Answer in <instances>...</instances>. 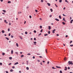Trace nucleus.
<instances>
[{
    "label": "nucleus",
    "mask_w": 73,
    "mask_h": 73,
    "mask_svg": "<svg viewBox=\"0 0 73 73\" xmlns=\"http://www.w3.org/2000/svg\"><path fill=\"white\" fill-rule=\"evenodd\" d=\"M62 24H63V25H65V23H64V22H62Z\"/></svg>",
    "instance_id": "obj_12"
},
{
    "label": "nucleus",
    "mask_w": 73,
    "mask_h": 73,
    "mask_svg": "<svg viewBox=\"0 0 73 73\" xmlns=\"http://www.w3.org/2000/svg\"><path fill=\"white\" fill-rule=\"evenodd\" d=\"M47 4L48 6H50V4L49 3H47Z\"/></svg>",
    "instance_id": "obj_9"
},
{
    "label": "nucleus",
    "mask_w": 73,
    "mask_h": 73,
    "mask_svg": "<svg viewBox=\"0 0 73 73\" xmlns=\"http://www.w3.org/2000/svg\"><path fill=\"white\" fill-rule=\"evenodd\" d=\"M9 25H11V23H9Z\"/></svg>",
    "instance_id": "obj_63"
},
{
    "label": "nucleus",
    "mask_w": 73,
    "mask_h": 73,
    "mask_svg": "<svg viewBox=\"0 0 73 73\" xmlns=\"http://www.w3.org/2000/svg\"><path fill=\"white\" fill-rule=\"evenodd\" d=\"M72 41H71L70 42V44H71V43H72Z\"/></svg>",
    "instance_id": "obj_54"
},
{
    "label": "nucleus",
    "mask_w": 73,
    "mask_h": 73,
    "mask_svg": "<svg viewBox=\"0 0 73 73\" xmlns=\"http://www.w3.org/2000/svg\"><path fill=\"white\" fill-rule=\"evenodd\" d=\"M63 16H66V15L64 14H63Z\"/></svg>",
    "instance_id": "obj_56"
},
{
    "label": "nucleus",
    "mask_w": 73,
    "mask_h": 73,
    "mask_svg": "<svg viewBox=\"0 0 73 73\" xmlns=\"http://www.w3.org/2000/svg\"><path fill=\"white\" fill-rule=\"evenodd\" d=\"M41 3H43V1H43V0H41Z\"/></svg>",
    "instance_id": "obj_49"
},
{
    "label": "nucleus",
    "mask_w": 73,
    "mask_h": 73,
    "mask_svg": "<svg viewBox=\"0 0 73 73\" xmlns=\"http://www.w3.org/2000/svg\"><path fill=\"white\" fill-rule=\"evenodd\" d=\"M6 73H9V72H8V71H6Z\"/></svg>",
    "instance_id": "obj_58"
},
{
    "label": "nucleus",
    "mask_w": 73,
    "mask_h": 73,
    "mask_svg": "<svg viewBox=\"0 0 73 73\" xmlns=\"http://www.w3.org/2000/svg\"><path fill=\"white\" fill-rule=\"evenodd\" d=\"M48 35V34H46L44 35V36H46Z\"/></svg>",
    "instance_id": "obj_41"
},
{
    "label": "nucleus",
    "mask_w": 73,
    "mask_h": 73,
    "mask_svg": "<svg viewBox=\"0 0 73 73\" xmlns=\"http://www.w3.org/2000/svg\"><path fill=\"white\" fill-rule=\"evenodd\" d=\"M37 61H38V62H40V60H38Z\"/></svg>",
    "instance_id": "obj_62"
},
{
    "label": "nucleus",
    "mask_w": 73,
    "mask_h": 73,
    "mask_svg": "<svg viewBox=\"0 0 73 73\" xmlns=\"http://www.w3.org/2000/svg\"><path fill=\"white\" fill-rule=\"evenodd\" d=\"M33 59H35V56H33Z\"/></svg>",
    "instance_id": "obj_45"
},
{
    "label": "nucleus",
    "mask_w": 73,
    "mask_h": 73,
    "mask_svg": "<svg viewBox=\"0 0 73 73\" xmlns=\"http://www.w3.org/2000/svg\"><path fill=\"white\" fill-rule=\"evenodd\" d=\"M39 57H40V58H42V57L41 56H39Z\"/></svg>",
    "instance_id": "obj_60"
},
{
    "label": "nucleus",
    "mask_w": 73,
    "mask_h": 73,
    "mask_svg": "<svg viewBox=\"0 0 73 73\" xmlns=\"http://www.w3.org/2000/svg\"><path fill=\"white\" fill-rule=\"evenodd\" d=\"M16 46H17V47H19V44H18V43H16Z\"/></svg>",
    "instance_id": "obj_10"
},
{
    "label": "nucleus",
    "mask_w": 73,
    "mask_h": 73,
    "mask_svg": "<svg viewBox=\"0 0 73 73\" xmlns=\"http://www.w3.org/2000/svg\"><path fill=\"white\" fill-rule=\"evenodd\" d=\"M63 20L64 21H65V22H66V21H65V18L64 17L63 19Z\"/></svg>",
    "instance_id": "obj_13"
},
{
    "label": "nucleus",
    "mask_w": 73,
    "mask_h": 73,
    "mask_svg": "<svg viewBox=\"0 0 73 73\" xmlns=\"http://www.w3.org/2000/svg\"><path fill=\"white\" fill-rule=\"evenodd\" d=\"M52 68L53 69H56V68H54V67H52Z\"/></svg>",
    "instance_id": "obj_19"
},
{
    "label": "nucleus",
    "mask_w": 73,
    "mask_h": 73,
    "mask_svg": "<svg viewBox=\"0 0 73 73\" xmlns=\"http://www.w3.org/2000/svg\"><path fill=\"white\" fill-rule=\"evenodd\" d=\"M17 64H19V62H17L16 63H15L14 64V65H17Z\"/></svg>",
    "instance_id": "obj_7"
},
{
    "label": "nucleus",
    "mask_w": 73,
    "mask_h": 73,
    "mask_svg": "<svg viewBox=\"0 0 73 73\" xmlns=\"http://www.w3.org/2000/svg\"><path fill=\"white\" fill-rule=\"evenodd\" d=\"M56 68H61V67H58V66H56Z\"/></svg>",
    "instance_id": "obj_15"
},
{
    "label": "nucleus",
    "mask_w": 73,
    "mask_h": 73,
    "mask_svg": "<svg viewBox=\"0 0 73 73\" xmlns=\"http://www.w3.org/2000/svg\"><path fill=\"white\" fill-rule=\"evenodd\" d=\"M59 19H61V17L60 15H59Z\"/></svg>",
    "instance_id": "obj_22"
},
{
    "label": "nucleus",
    "mask_w": 73,
    "mask_h": 73,
    "mask_svg": "<svg viewBox=\"0 0 73 73\" xmlns=\"http://www.w3.org/2000/svg\"><path fill=\"white\" fill-rule=\"evenodd\" d=\"M50 10L51 12H53V10H52V9H50Z\"/></svg>",
    "instance_id": "obj_26"
},
{
    "label": "nucleus",
    "mask_w": 73,
    "mask_h": 73,
    "mask_svg": "<svg viewBox=\"0 0 73 73\" xmlns=\"http://www.w3.org/2000/svg\"><path fill=\"white\" fill-rule=\"evenodd\" d=\"M68 63H69L68 64V65H70V64H71V65H73V63H72V61H69L68 62Z\"/></svg>",
    "instance_id": "obj_1"
},
{
    "label": "nucleus",
    "mask_w": 73,
    "mask_h": 73,
    "mask_svg": "<svg viewBox=\"0 0 73 73\" xmlns=\"http://www.w3.org/2000/svg\"><path fill=\"white\" fill-rule=\"evenodd\" d=\"M65 69H64V70H65V71L67 70V67H65Z\"/></svg>",
    "instance_id": "obj_6"
},
{
    "label": "nucleus",
    "mask_w": 73,
    "mask_h": 73,
    "mask_svg": "<svg viewBox=\"0 0 73 73\" xmlns=\"http://www.w3.org/2000/svg\"><path fill=\"white\" fill-rule=\"evenodd\" d=\"M34 33H36V30H34Z\"/></svg>",
    "instance_id": "obj_44"
},
{
    "label": "nucleus",
    "mask_w": 73,
    "mask_h": 73,
    "mask_svg": "<svg viewBox=\"0 0 73 73\" xmlns=\"http://www.w3.org/2000/svg\"><path fill=\"white\" fill-rule=\"evenodd\" d=\"M20 13H21V12H18V14H20Z\"/></svg>",
    "instance_id": "obj_32"
},
{
    "label": "nucleus",
    "mask_w": 73,
    "mask_h": 73,
    "mask_svg": "<svg viewBox=\"0 0 73 73\" xmlns=\"http://www.w3.org/2000/svg\"><path fill=\"white\" fill-rule=\"evenodd\" d=\"M52 15H50L49 17H52Z\"/></svg>",
    "instance_id": "obj_50"
},
{
    "label": "nucleus",
    "mask_w": 73,
    "mask_h": 73,
    "mask_svg": "<svg viewBox=\"0 0 73 73\" xmlns=\"http://www.w3.org/2000/svg\"><path fill=\"white\" fill-rule=\"evenodd\" d=\"M11 38H13V35H11Z\"/></svg>",
    "instance_id": "obj_42"
},
{
    "label": "nucleus",
    "mask_w": 73,
    "mask_h": 73,
    "mask_svg": "<svg viewBox=\"0 0 73 73\" xmlns=\"http://www.w3.org/2000/svg\"><path fill=\"white\" fill-rule=\"evenodd\" d=\"M39 20H42V19H41V18H40Z\"/></svg>",
    "instance_id": "obj_61"
},
{
    "label": "nucleus",
    "mask_w": 73,
    "mask_h": 73,
    "mask_svg": "<svg viewBox=\"0 0 73 73\" xmlns=\"http://www.w3.org/2000/svg\"><path fill=\"white\" fill-rule=\"evenodd\" d=\"M42 31H43V29H41L40 32H42Z\"/></svg>",
    "instance_id": "obj_33"
},
{
    "label": "nucleus",
    "mask_w": 73,
    "mask_h": 73,
    "mask_svg": "<svg viewBox=\"0 0 73 73\" xmlns=\"http://www.w3.org/2000/svg\"><path fill=\"white\" fill-rule=\"evenodd\" d=\"M55 31H56V29H54L53 30H52V32L53 33H54L55 32H54Z\"/></svg>",
    "instance_id": "obj_2"
},
{
    "label": "nucleus",
    "mask_w": 73,
    "mask_h": 73,
    "mask_svg": "<svg viewBox=\"0 0 73 73\" xmlns=\"http://www.w3.org/2000/svg\"><path fill=\"white\" fill-rule=\"evenodd\" d=\"M2 55H3V56H4V55H5V53H2Z\"/></svg>",
    "instance_id": "obj_27"
},
{
    "label": "nucleus",
    "mask_w": 73,
    "mask_h": 73,
    "mask_svg": "<svg viewBox=\"0 0 73 73\" xmlns=\"http://www.w3.org/2000/svg\"><path fill=\"white\" fill-rule=\"evenodd\" d=\"M20 37L21 39V40H23V38H22V37L20 36Z\"/></svg>",
    "instance_id": "obj_30"
},
{
    "label": "nucleus",
    "mask_w": 73,
    "mask_h": 73,
    "mask_svg": "<svg viewBox=\"0 0 73 73\" xmlns=\"http://www.w3.org/2000/svg\"><path fill=\"white\" fill-rule=\"evenodd\" d=\"M11 64H12V63H10L9 64V65H11Z\"/></svg>",
    "instance_id": "obj_53"
},
{
    "label": "nucleus",
    "mask_w": 73,
    "mask_h": 73,
    "mask_svg": "<svg viewBox=\"0 0 73 73\" xmlns=\"http://www.w3.org/2000/svg\"><path fill=\"white\" fill-rule=\"evenodd\" d=\"M40 35H41V33H40L38 35V36H40Z\"/></svg>",
    "instance_id": "obj_47"
},
{
    "label": "nucleus",
    "mask_w": 73,
    "mask_h": 73,
    "mask_svg": "<svg viewBox=\"0 0 73 73\" xmlns=\"http://www.w3.org/2000/svg\"><path fill=\"white\" fill-rule=\"evenodd\" d=\"M36 40V38H34V40L35 41V40Z\"/></svg>",
    "instance_id": "obj_37"
},
{
    "label": "nucleus",
    "mask_w": 73,
    "mask_h": 73,
    "mask_svg": "<svg viewBox=\"0 0 73 73\" xmlns=\"http://www.w3.org/2000/svg\"><path fill=\"white\" fill-rule=\"evenodd\" d=\"M2 33H4L5 32H4V30H2Z\"/></svg>",
    "instance_id": "obj_18"
},
{
    "label": "nucleus",
    "mask_w": 73,
    "mask_h": 73,
    "mask_svg": "<svg viewBox=\"0 0 73 73\" xmlns=\"http://www.w3.org/2000/svg\"><path fill=\"white\" fill-rule=\"evenodd\" d=\"M61 2H62V0H60L59 3H61Z\"/></svg>",
    "instance_id": "obj_38"
},
{
    "label": "nucleus",
    "mask_w": 73,
    "mask_h": 73,
    "mask_svg": "<svg viewBox=\"0 0 73 73\" xmlns=\"http://www.w3.org/2000/svg\"><path fill=\"white\" fill-rule=\"evenodd\" d=\"M4 22L6 24H8V22H7V21L6 20H5L4 21Z\"/></svg>",
    "instance_id": "obj_4"
},
{
    "label": "nucleus",
    "mask_w": 73,
    "mask_h": 73,
    "mask_svg": "<svg viewBox=\"0 0 73 73\" xmlns=\"http://www.w3.org/2000/svg\"><path fill=\"white\" fill-rule=\"evenodd\" d=\"M10 29H9V28L8 29V32H9L10 31Z\"/></svg>",
    "instance_id": "obj_43"
},
{
    "label": "nucleus",
    "mask_w": 73,
    "mask_h": 73,
    "mask_svg": "<svg viewBox=\"0 0 73 73\" xmlns=\"http://www.w3.org/2000/svg\"><path fill=\"white\" fill-rule=\"evenodd\" d=\"M27 55L28 56H29V55H31V54L30 53H28L27 54Z\"/></svg>",
    "instance_id": "obj_34"
},
{
    "label": "nucleus",
    "mask_w": 73,
    "mask_h": 73,
    "mask_svg": "<svg viewBox=\"0 0 73 73\" xmlns=\"http://www.w3.org/2000/svg\"><path fill=\"white\" fill-rule=\"evenodd\" d=\"M65 2H66V3H69V2H68L67 0H65Z\"/></svg>",
    "instance_id": "obj_21"
},
{
    "label": "nucleus",
    "mask_w": 73,
    "mask_h": 73,
    "mask_svg": "<svg viewBox=\"0 0 73 73\" xmlns=\"http://www.w3.org/2000/svg\"><path fill=\"white\" fill-rule=\"evenodd\" d=\"M13 70H10V72H13Z\"/></svg>",
    "instance_id": "obj_36"
},
{
    "label": "nucleus",
    "mask_w": 73,
    "mask_h": 73,
    "mask_svg": "<svg viewBox=\"0 0 73 73\" xmlns=\"http://www.w3.org/2000/svg\"><path fill=\"white\" fill-rule=\"evenodd\" d=\"M72 46H73V44L70 45V46L72 47Z\"/></svg>",
    "instance_id": "obj_59"
},
{
    "label": "nucleus",
    "mask_w": 73,
    "mask_h": 73,
    "mask_svg": "<svg viewBox=\"0 0 73 73\" xmlns=\"http://www.w3.org/2000/svg\"><path fill=\"white\" fill-rule=\"evenodd\" d=\"M13 50H12L11 51V54H13Z\"/></svg>",
    "instance_id": "obj_11"
},
{
    "label": "nucleus",
    "mask_w": 73,
    "mask_h": 73,
    "mask_svg": "<svg viewBox=\"0 0 73 73\" xmlns=\"http://www.w3.org/2000/svg\"><path fill=\"white\" fill-rule=\"evenodd\" d=\"M25 35H27V34H28V33H27V32H25Z\"/></svg>",
    "instance_id": "obj_29"
},
{
    "label": "nucleus",
    "mask_w": 73,
    "mask_h": 73,
    "mask_svg": "<svg viewBox=\"0 0 73 73\" xmlns=\"http://www.w3.org/2000/svg\"><path fill=\"white\" fill-rule=\"evenodd\" d=\"M9 59L10 60H12V57H9Z\"/></svg>",
    "instance_id": "obj_16"
},
{
    "label": "nucleus",
    "mask_w": 73,
    "mask_h": 73,
    "mask_svg": "<svg viewBox=\"0 0 73 73\" xmlns=\"http://www.w3.org/2000/svg\"><path fill=\"white\" fill-rule=\"evenodd\" d=\"M3 65L2 63L1 62L0 63V65Z\"/></svg>",
    "instance_id": "obj_46"
},
{
    "label": "nucleus",
    "mask_w": 73,
    "mask_h": 73,
    "mask_svg": "<svg viewBox=\"0 0 73 73\" xmlns=\"http://www.w3.org/2000/svg\"><path fill=\"white\" fill-rule=\"evenodd\" d=\"M35 11L37 13V11H37V10H35Z\"/></svg>",
    "instance_id": "obj_52"
},
{
    "label": "nucleus",
    "mask_w": 73,
    "mask_h": 73,
    "mask_svg": "<svg viewBox=\"0 0 73 73\" xmlns=\"http://www.w3.org/2000/svg\"><path fill=\"white\" fill-rule=\"evenodd\" d=\"M24 57V55H21V58H22V57Z\"/></svg>",
    "instance_id": "obj_25"
},
{
    "label": "nucleus",
    "mask_w": 73,
    "mask_h": 73,
    "mask_svg": "<svg viewBox=\"0 0 73 73\" xmlns=\"http://www.w3.org/2000/svg\"><path fill=\"white\" fill-rule=\"evenodd\" d=\"M64 60H66V57L65 58H64Z\"/></svg>",
    "instance_id": "obj_64"
},
{
    "label": "nucleus",
    "mask_w": 73,
    "mask_h": 73,
    "mask_svg": "<svg viewBox=\"0 0 73 73\" xmlns=\"http://www.w3.org/2000/svg\"><path fill=\"white\" fill-rule=\"evenodd\" d=\"M55 20H56V21H59V19H58L57 18H55Z\"/></svg>",
    "instance_id": "obj_3"
},
{
    "label": "nucleus",
    "mask_w": 73,
    "mask_h": 73,
    "mask_svg": "<svg viewBox=\"0 0 73 73\" xmlns=\"http://www.w3.org/2000/svg\"><path fill=\"white\" fill-rule=\"evenodd\" d=\"M29 17L30 19H31V18H32V16H31V15H30L29 16Z\"/></svg>",
    "instance_id": "obj_39"
},
{
    "label": "nucleus",
    "mask_w": 73,
    "mask_h": 73,
    "mask_svg": "<svg viewBox=\"0 0 73 73\" xmlns=\"http://www.w3.org/2000/svg\"><path fill=\"white\" fill-rule=\"evenodd\" d=\"M73 20L72 19L70 21V23H71V24H72V22H73Z\"/></svg>",
    "instance_id": "obj_8"
},
{
    "label": "nucleus",
    "mask_w": 73,
    "mask_h": 73,
    "mask_svg": "<svg viewBox=\"0 0 73 73\" xmlns=\"http://www.w3.org/2000/svg\"><path fill=\"white\" fill-rule=\"evenodd\" d=\"M26 69L27 70H29V68L28 67H26Z\"/></svg>",
    "instance_id": "obj_31"
},
{
    "label": "nucleus",
    "mask_w": 73,
    "mask_h": 73,
    "mask_svg": "<svg viewBox=\"0 0 73 73\" xmlns=\"http://www.w3.org/2000/svg\"><path fill=\"white\" fill-rule=\"evenodd\" d=\"M5 38H6V39H7V40H9V38H8V37H6Z\"/></svg>",
    "instance_id": "obj_17"
},
{
    "label": "nucleus",
    "mask_w": 73,
    "mask_h": 73,
    "mask_svg": "<svg viewBox=\"0 0 73 73\" xmlns=\"http://www.w3.org/2000/svg\"><path fill=\"white\" fill-rule=\"evenodd\" d=\"M3 12H4L5 13L6 12V11H5V10H3Z\"/></svg>",
    "instance_id": "obj_14"
},
{
    "label": "nucleus",
    "mask_w": 73,
    "mask_h": 73,
    "mask_svg": "<svg viewBox=\"0 0 73 73\" xmlns=\"http://www.w3.org/2000/svg\"><path fill=\"white\" fill-rule=\"evenodd\" d=\"M42 27L41 25H40V29H42Z\"/></svg>",
    "instance_id": "obj_24"
},
{
    "label": "nucleus",
    "mask_w": 73,
    "mask_h": 73,
    "mask_svg": "<svg viewBox=\"0 0 73 73\" xmlns=\"http://www.w3.org/2000/svg\"><path fill=\"white\" fill-rule=\"evenodd\" d=\"M60 73H62V71L60 70Z\"/></svg>",
    "instance_id": "obj_40"
},
{
    "label": "nucleus",
    "mask_w": 73,
    "mask_h": 73,
    "mask_svg": "<svg viewBox=\"0 0 73 73\" xmlns=\"http://www.w3.org/2000/svg\"><path fill=\"white\" fill-rule=\"evenodd\" d=\"M50 29H51V27H50V26H49L48 29L49 30H50Z\"/></svg>",
    "instance_id": "obj_5"
},
{
    "label": "nucleus",
    "mask_w": 73,
    "mask_h": 73,
    "mask_svg": "<svg viewBox=\"0 0 73 73\" xmlns=\"http://www.w3.org/2000/svg\"><path fill=\"white\" fill-rule=\"evenodd\" d=\"M11 36V33H9V36Z\"/></svg>",
    "instance_id": "obj_57"
},
{
    "label": "nucleus",
    "mask_w": 73,
    "mask_h": 73,
    "mask_svg": "<svg viewBox=\"0 0 73 73\" xmlns=\"http://www.w3.org/2000/svg\"><path fill=\"white\" fill-rule=\"evenodd\" d=\"M7 3H8V4H9V3H11V1H8L7 2Z\"/></svg>",
    "instance_id": "obj_23"
},
{
    "label": "nucleus",
    "mask_w": 73,
    "mask_h": 73,
    "mask_svg": "<svg viewBox=\"0 0 73 73\" xmlns=\"http://www.w3.org/2000/svg\"><path fill=\"white\" fill-rule=\"evenodd\" d=\"M36 43H37V42H34V45H36Z\"/></svg>",
    "instance_id": "obj_20"
},
{
    "label": "nucleus",
    "mask_w": 73,
    "mask_h": 73,
    "mask_svg": "<svg viewBox=\"0 0 73 73\" xmlns=\"http://www.w3.org/2000/svg\"><path fill=\"white\" fill-rule=\"evenodd\" d=\"M12 68H13V69H15V67L14 66H13L12 67Z\"/></svg>",
    "instance_id": "obj_51"
},
{
    "label": "nucleus",
    "mask_w": 73,
    "mask_h": 73,
    "mask_svg": "<svg viewBox=\"0 0 73 73\" xmlns=\"http://www.w3.org/2000/svg\"><path fill=\"white\" fill-rule=\"evenodd\" d=\"M48 34H50V31H48Z\"/></svg>",
    "instance_id": "obj_35"
},
{
    "label": "nucleus",
    "mask_w": 73,
    "mask_h": 73,
    "mask_svg": "<svg viewBox=\"0 0 73 73\" xmlns=\"http://www.w3.org/2000/svg\"><path fill=\"white\" fill-rule=\"evenodd\" d=\"M15 54H18L19 53H18V52H15Z\"/></svg>",
    "instance_id": "obj_28"
},
{
    "label": "nucleus",
    "mask_w": 73,
    "mask_h": 73,
    "mask_svg": "<svg viewBox=\"0 0 73 73\" xmlns=\"http://www.w3.org/2000/svg\"><path fill=\"white\" fill-rule=\"evenodd\" d=\"M55 5L56 6V7H58V6L56 5V4H55Z\"/></svg>",
    "instance_id": "obj_55"
},
{
    "label": "nucleus",
    "mask_w": 73,
    "mask_h": 73,
    "mask_svg": "<svg viewBox=\"0 0 73 73\" xmlns=\"http://www.w3.org/2000/svg\"><path fill=\"white\" fill-rule=\"evenodd\" d=\"M68 69V70H69V69H70V67H68L67 68Z\"/></svg>",
    "instance_id": "obj_48"
}]
</instances>
